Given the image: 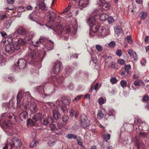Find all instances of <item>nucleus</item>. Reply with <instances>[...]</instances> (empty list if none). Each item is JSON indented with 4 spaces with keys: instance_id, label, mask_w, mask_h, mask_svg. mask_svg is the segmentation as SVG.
Segmentation results:
<instances>
[{
    "instance_id": "5fc2aeb1",
    "label": "nucleus",
    "mask_w": 149,
    "mask_h": 149,
    "mask_svg": "<svg viewBox=\"0 0 149 149\" xmlns=\"http://www.w3.org/2000/svg\"><path fill=\"white\" fill-rule=\"evenodd\" d=\"M127 84V82L125 80H122L120 82L121 86L123 88L126 86Z\"/></svg>"
},
{
    "instance_id": "cd10ccee",
    "label": "nucleus",
    "mask_w": 149,
    "mask_h": 149,
    "mask_svg": "<svg viewBox=\"0 0 149 149\" xmlns=\"http://www.w3.org/2000/svg\"><path fill=\"white\" fill-rule=\"evenodd\" d=\"M25 97L28 100L26 103V106H25L24 108L25 109H26L27 108V104L28 105L30 103V101H29V98H30V100L31 98H32V96H31L30 93L29 92H26L25 93Z\"/></svg>"
},
{
    "instance_id": "a211bd4d",
    "label": "nucleus",
    "mask_w": 149,
    "mask_h": 149,
    "mask_svg": "<svg viewBox=\"0 0 149 149\" xmlns=\"http://www.w3.org/2000/svg\"><path fill=\"white\" fill-rule=\"evenodd\" d=\"M22 93L21 92H19L18 95L17 96V108H19L22 106H24L23 104L21 102L22 98Z\"/></svg>"
},
{
    "instance_id": "a18cd8bd",
    "label": "nucleus",
    "mask_w": 149,
    "mask_h": 149,
    "mask_svg": "<svg viewBox=\"0 0 149 149\" xmlns=\"http://www.w3.org/2000/svg\"><path fill=\"white\" fill-rule=\"evenodd\" d=\"M66 136L68 139H77V137L76 135L72 134H67Z\"/></svg>"
},
{
    "instance_id": "ddd939ff",
    "label": "nucleus",
    "mask_w": 149,
    "mask_h": 149,
    "mask_svg": "<svg viewBox=\"0 0 149 149\" xmlns=\"http://www.w3.org/2000/svg\"><path fill=\"white\" fill-rule=\"evenodd\" d=\"M134 141L135 145L137 147L138 149H145V146L143 142L137 136H135Z\"/></svg>"
},
{
    "instance_id": "0eeeda50",
    "label": "nucleus",
    "mask_w": 149,
    "mask_h": 149,
    "mask_svg": "<svg viewBox=\"0 0 149 149\" xmlns=\"http://www.w3.org/2000/svg\"><path fill=\"white\" fill-rule=\"evenodd\" d=\"M27 61L26 59L20 58L15 64L12 68L14 70H17L19 68L22 69L25 67Z\"/></svg>"
},
{
    "instance_id": "4468645a",
    "label": "nucleus",
    "mask_w": 149,
    "mask_h": 149,
    "mask_svg": "<svg viewBox=\"0 0 149 149\" xmlns=\"http://www.w3.org/2000/svg\"><path fill=\"white\" fill-rule=\"evenodd\" d=\"M102 12L101 11L97 10L96 12L93 13V15L94 16H98L100 19L104 21L107 18V16L105 14L102 13Z\"/></svg>"
},
{
    "instance_id": "680f3d73",
    "label": "nucleus",
    "mask_w": 149,
    "mask_h": 149,
    "mask_svg": "<svg viewBox=\"0 0 149 149\" xmlns=\"http://www.w3.org/2000/svg\"><path fill=\"white\" fill-rule=\"evenodd\" d=\"M105 100L104 98L102 97H100L99 99L98 102L100 104H102L104 103Z\"/></svg>"
},
{
    "instance_id": "393cba45",
    "label": "nucleus",
    "mask_w": 149,
    "mask_h": 149,
    "mask_svg": "<svg viewBox=\"0 0 149 149\" xmlns=\"http://www.w3.org/2000/svg\"><path fill=\"white\" fill-rule=\"evenodd\" d=\"M88 3V0H79L78 2V5L80 7H82L81 8V9L83 8L86 6Z\"/></svg>"
},
{
    "instance_id": "bf43d9fd",
    "label": "nucleus",
    "mask_w": 149,
    "mask_h": 149,
    "mask_svg": "<svg viewBox=\"0 0 149 149\" xmlns=\"http://www.w3.org/2000/svg\"><path fill=\"white\" fill-rule=\"evenodd\" d=\"M108 21L109 24H111L114 22L113 17H112L110 16L108 17Z\"/></svg>"
},
{
    "instance_id": "c85d7f7f",
    "label": "nucleus",
    "mask_w": 149,
    "mask_h": 149,
    "mask_svg": "<svg viewBox=\"0 0 149 149\" xmlns=\"http://www.w3.org/2000/svg\"><path fill=\"white\" fill-rule=\"evenodd\" d=\"M25 97L28 100L26 103V106H25L24 108L25 109H26L27 108V104L28 105L30 103V101H29V98H30V100L31 98H32V96H31L30 93L29 92H26L25 93Z\"/></svg>"
},
{
    "instance_id": "1a4fd4ad",
    "label": "nucleus",
    "mask_w": 149,
    "mask_h": 149,
    "mask_svg": "<svg viewBox=\"0 0 149 149\" xmlns=\"http://www.w3.org/2000/svg\"><path fill=\"white\" fill-rule=\"evenodd\" d=\"M53 120L52 118L49 116L45 118L43 117L40 121V125L45 128L49 125L50 124L53 123Z\"/></svg>"
},
{
    "instance_id": "aec40b11",
    "label": "nucleus",
    "mask_w": 149,
    "mask_h": 149,
    "mask_svg": "<svg viewBox=\"0 0 149 149\" xmlns=\"http://www.w3.org/2000/svg\"><path fill=\"white\" fill-rule=\"evenodd\" d=\"M18 116L22 121H24L27 119L28 113L26 111H24L19 114Z\"/></svg>"
},
{
    "instance_id": "6e6d98bb",
    "label": "nucleus",
    "mask_w": 149,
    "mask_h": 149,
    "mask_svg": "<svg viewBox=\"0 0 149 149\" xmlns=\"http://www.w3.org/2000/svg\"><path fill=\"white\" fill-rule=\"evenodd\" d=\"M47 104L52 109H54L55 107H56L55 105L52 102H48L47 103Z\"/></svg>"
},
{
    "instance_id": "4c0bfd02",
    "label": "nucleus",
    "mask_w": 149,
    "mask_h": 149,
    "mask_svg": "<svg viewBox=\"0 0 149 149\" xmlns=\"http://www.w3.org/2000/svg\"><path fill=\"white\" fill-rule=\"evenodd\" d=\"M131 67L130 65H125L124 66L123 69L126 72L127 74H129V75H130L131 74V72L129 70L131 69Z\"/></svg>"
},
{
    "instance_id": "c03bdc74",
    "label": "nucleus",
    "mask_w": 149,
    "mask_h": 149,
    "mask_svg": "<svg viewBox=\"0 0 149 149\" xmlns=\"http://www.w3.org/2000/svg\"><path fill=\"white\" fill-rule=\"evenodd\" d=\"M83 96V95H77L74 99L73 100L74 103L78 102L80 100L82 97Z\"/></svg>"
},
{
    "instance_id": "2f4dec72",
    "label": "nucleus",
    "mask_w": 149,
    "mask_h": 149,
    "mask_svg": "<svg viewBox=\"0 0 149 149\" xmlns=\"http://www.w3.org/2000/svg\"><path fill=\"white\" fill-rule=\"evenodd\" d=\"M61 100L62 103L68 105L70 102V100L68 97H62Z\"/></svg>"
},
{
    "instance_id": "13d9d810",
    "label": "nucleus",
    "mask_w": 149,
    "mask_h": 149,
    "mask_svg": "<svg viewBox=\"0 0 149 149\" xmlns=\"http://www.w3.org/2000/svg\"><path fill=\"white\" fill-rule=\"evenodd\" d=\"M4 59L2 55H1V53L0 52V65H2L4 63Z\"/></svg>"
},
{
    "instance_id": "6ab92c4d",
    "label": "nucleus",
    "mask_w": 149,
    "mask_h": 149,
    "mask_svg": "<svg viewBox=\"0 0 149 149\" xmlns=\"http://www.w3.org/2000/svg\"><path fill=\"white\" fill-rule=\"evenodd\" d=\"M44 116V115L42 113L39 112L34 114L33 119L35 122L39 120L40 121L42 118H43Z\"/></svg>"
},
{
    "instance_id": "4d7b16f0",
    "label": "nucleus",
    "mask_w": 149,
    "mask_h": 149,
    "mask_svg": "<svg viewBox=\"0 0 149 149\" xmlns=\"http://www.w3.org/2000/svg\"><path fill=\"white\" fill-rule=\"evenodd\" d=\"M72 69L69 67H67L65 69V72L67 74H68L72 72Z\"/></svg>"
},
{
    "instance_id": "4be33fe9",
    "label": "nucleus",
    "mask_w": 149,
    "mask_h": 149,
    "mask_svg": "<svg viewBox=\"0 0 149 149\" xmlns=\"http://www.w3.org/2000/svg\"><path fill=\"white\" fill-rule=\"evenodd\" d=\"M35 35V34L33 32H30L29 33V36H26L25 37V40H28L29 41L30 45H33V43H34L32 42V39L33 38ZM36 43V42H35Z\"/></svg>"
},
{
    "instance_id": "39448f33",
    "label": "nucleus",
    "mask_w": 149,
    "mask_h": 149,
    "mask_svg": "<svg viewBox=\"0 0 149 149\" xmlns=\"http://www.w3.org/2000/svg\"><path fill=\"white\" fill-rule=\"evenodd\" d=\"M36 44L39 46L40 44L42 45L44 47H43L44 53L42 54L43 55V58L46 55V52H47L52 50L53 49L54 43L51 40H47L44 38L40 39L39 40L37 41Z\"/></svg>"
},
{
    "instance_id": "2eb2a0df",
    "label": "nucleus",
    "mask_w": 149,
    "mask_h": 149,
    "mask_svg": "<svg viewBox=\"0 0 149 149\" xmlns=\"http://www.w3.org/2000/svg\"><path fill=\"white\" fill-rule=\"evenodd\" d=\"M97 3L104 10H108L111 7L110 5L108 3L103 2L102 0H97Z\"/></svg>"
},
{
    "instance_id": "7ed1b4c3",
    "label": "nucleus",
    "mask_w": 149,
    "mask_h": 149,
    "mask_svg": "<svg viewBox=\"0 0 149 149\" xmlns=\"http://www.w3.org/2000/svg\"><path fill=\"white\" fill-rule=\"evenodd\" d=\"M14 116L13 113L6 112L2 114L0 119V125L4 129H11L12 128V124L10 122V120Z\"/></svg>"
},
{
    "instance_id": "72a5a7b5",
    "label": "nucleus",
    "mask_w": 149,
    "mask_h": 149,
    "mask_svg": "<svg viewBox=\"0 0 149 149\" xmlns=\"http://www.w3.org/2000/svg\"><path fill=\"white\" fill-rule=\"evenodd\" d=\"M49 126V127L51 129L50 130L52 131L55 132L56 134L58 135L61 134V133L60 132H56V131H58V129L54 125L52 124V123L50 124Z\"/></svg>"
},
{
    "instance_id": "c756f323",
    "label": "nucleus",
    "mask_w": 149,
    "mask_h": 149,
    "mask_svg": "<svg viewBox=\"0 0 149 149\" xmlns=\"http://www.w3.org/2000/svg\"><path fill=\"white\" fill-rule=\"evenodd\" d=\"M105 111L104 109L101 110H99L98 111V112L97 114V118L99 120H101L103 118L104 114V112Z\"/></svg>"
},
{
    "instance_id": "e433bc0d",
    "label": "nucleus",
    "mask_w": 149,
    "mask_h": 149,
    "mask_svg": "<svg viewBox=\"0 0 149 149\" xmlns=\"http://www.w3.org/2000/svg\"><path fill=\"white\" fill-rule=\"evenodd\" d=\"M110 137V135L109 134H104L102 136L103 139L104 140L103 141V145H104V143H108L107 141L109 140Z\"/></svg>"
},
{
    "instance_id": "49530a36",
    "label": "nucleus",
    "mask_w": 149,
    "mask_h": 149,
    "mask_svg": "<svg viewBox=\"0 0 149 149\" xmlns=\"http://www.w3.org/2000/svg\"><path fill=\"white\" fill-rule=\"evenodd\" d=\"M77 144L78 145L83 146V142L82 141L81 137L79 136L77 137Z\"/></svg>"
},
{
    "instance_id": "3c124183",
    "label": "nucleus",
    "mask_w": 149,
    "mask_h": 149,
    "mask_svg": "<svg viewBox=\"0 0 149 149\" xmlns=\"http://www.w3.org/2000/svg\"><path fill=\"white\" fill-rule=\"evenodd\" d=\"M141 83H143L142 81L141 80L139 79L134 81V84L135 86H139Z\"/></svg>"
},
{
    "instance_id": "5701e85b",
    "label": "nucleus",
    "mask_w": 149,
    "mask_h": 149,
    "mask_svg": "<svg viewBox=\"0 0 149 149\" xmlns=\"http://www.w3.org/2000/svg\"><path fill=\"white\" fill-rule=\"evenodd\" d=\"M95 17L94 16H91L87 19L86 22L90 27H91L93 24L96 23H95Z\"/></svg>"
},
{
    "instance_id": "052dcab7",
    "label": "nucleus",
    "mask_w": 149,
    "mask_h": 149,
    "mask_svg": "<svg viewBox=\"0 0 149 149\" xmlns=\"http://www.w3.org/2000/svg\"><path fill=\"white\" fill-rule=\"evenodd\" d=\"M107 115H109V117L112 116L114 118V116L115 115V111L113 110H110L109 113Z\"/></svg>"
},
{
    "instance_id": "864d4df0",
    "label": "nucleus",
    "mask_w": 149,
    "mask_h": 149,
    "mask_svg": "<svg viewBox=\"0 0 149 149\" xmlns=\"http://www.w3.org/2000/svg\"><path fill=\"white\" fill-rule=\"evenodd\" d=\"M36 141H35L33 140L31 142L30 144V148H33L36 146Z\"/></svg>"
},
{
    "instance_id": "a19ab883",
    "label": "nucleus",
    "mask_w": 149,
    "mask_h": 149,
    "mask_svg": "<svg viewBox=\"0 0 149 149\" xmlns=\"http://www.w3.org/2000/svg\"><path fill=\"white\" fill-rule=\"evenodd\" d=\"M147 14L146 12H142L139 15V17H141V20H144L147 17Z\"/></svg>"
},
{
    "instance_id": "58836bf2",
    "label": "nucleus",
    "mask_w": 149,
    "mask_h": 149,
    "mask_svg": "<svg viewBox=\"0 0 149 149\" xmlns=\"http://www.w3.org/2000/svg\"><path fill=\"white\" fill-rule=\"evenodd\" d=\"M149 101V96L147 94H145L143 97L142 101L143 102H148Z\"/></svg>"
},
{
    "instance_id": "8fccbe9b",
    "label": "nucleus",
    "mask_w": 149,
    "mask_h": 149,
    "mask_svg": "<svg viewBox=\"0 0 149 149\" xmlns=\"http://www.w3.org/2000/svg\"><path fill=\"white\" fill-rule=\"evenodd\" d=\"M35 122L34 121L32 120L31 119H28L27 120V125H29L31 126L35 124Z\"/></svg>"
},
{
    "instance_id": "37998d69",
    "label": "nucleus",
    "mask_w": 149,
    "mask_h": 149,
    "mask_svg": "<svg viewBox=\"0 0 149 149\" xmlns=\"http://www.w3.org/2000/svg\"><path fill=\"white\" fill-rule=\"evenodd\" d=\"M14 46L13 47L14 49V51L15 50H17L20 48V45L17 42H16L14 44H13Z\"/></svg>"
},
{
    "instance_id": "dca6fc26",
    "label": "nucleus",
    "mask_w": 149,
    "mask_h": 149,
    "mask_svg": "<svg viewBox=\"0 0 149 149\" xmlns=\"http://www.w3.org/2000/svg\"><path fill=\"white\" fill-rule=\"evenodd\" d=\"M30 106L29 107L31 113H36L38 110L37 104L34 102H30Z\"/></svg>"
},
{
    "instance_id": "f257e3e1",
    "label": "nucleus",
    "mask_w": 149,
    "mask_h": 149,
    "mask_svg": "<svg viewBox=\"0 0 149 149\" xmlns=\"http://www.w3.org/2000/svg\"><path fill=\"white\" fill-rule=\"evenodd\" d=\"M38 46L39 45H37L35 42L33 43V45H29L28 53L25 55V58L30 64H34L35 63L40 62L43 59V55L38 52L36 53L35 51L36 47Z\"/></svg>"
},
{
    "instance_id": "f3484780",
    "label": "nucleus",
    "mask_w": 149,
    "mask_h": 149,
    "mask_svg": "<svg viewBox=\"0 0 149 149\" xmlns=\"http://www.w3.org/2000/svg\"><path fill=\"white\" fill-rule=\"evenodd\" d=\"M13 44L8 43L5 46V50L6 52L9 54H11L14 52V49Z\"/></svg>"
},
{
    "instance_id": "79ce46f5",
    "label": "nucleus",
    "mask_w": 149,
    "mask_h": 149,
    "mask_svg": "<svg viewBox=\"0 0 149 149\" xmlns=\"http://www.w3.org/2000/svg\"><path fill=\"white\" fill-rule=\"evenodd\" d=\"M58 131L59 132H61L63 130L65 129V126L64 124L59 123L58 124Z\"/></svg>"
},
{
    "instance_id": "9b49d317",
    "label": "nucleus",
    "mask_w": 149,
    "mask_h": 149,
    "mask_svg": "<svg viewBox=\"0 0 149 149\" xmlns=\"http://www.w3.org/2000/svg\"><path fill=\"white\" fill-rule=\"evenodd\" d=\"M63 69V66L60 62L58 61L54 63L53 71L55 74H58Z\"/></svg>"
},
{
    "instance_id": "338daca9",
    "label": "nucleus",
    "mask_w": 149,
    "mask_h": 149,
    "mask_svg": "<svg viewBox=\"0 0 149 149\" xmlns=\"http://www.w3.org/2000/svg\"><path fill=\"white\" fill-rule=\"evenodd\" d=\"M118 63L121 65H124L125 63V61L123 59H119L118 60Z\"/></svg>"
},
{
    "instance_id": "69168bd1",
    "label": "nucleus",
    "mask_w": 149,
    "mask_h": 149,
    "mask_svg": "<svg viewBox=\"0 0 149 149\" xmlns=\"http://www.w3.org/2000/svg\"><path fill=\"white\" fill-rule=\"evenodd\" d=\"M127 40L128 41V42L130 44H132V40L131 38V37L130 36H127L126 37Z\"/></svg>"
},
{
    "instance_id": "f03ea898",
    "label": "nucleus",
    "mask_w": 149,
    "mask_h": 149,
    "mask_svg": "<svg viewBox=\"0 0 149 149\" xmlns=\"http://www.w3.org/2000/svg\"><path fill=\"white\" fill-rule=\"evenodd\" d=\"M48 17L49 18V21L46 24L47 26L48 27L54 26V28L52 29L56 33L61 36V34L63 31L62 26L56 21V20L58 19L59 16H57L54 12L49 11Z\"/></svg>"
},
{
    "instance_id": "09e8293b",
    "label": "nucleus",
    "mask_w": 149,
    "mask_h": 149,
    "mask_svg": "<svg viewBox=\"0 0 149 149\" xmlns=\"http://www.w3.org/2000/svg\"><path fill=\"white\" fill-rule=\"evenodd\" d=\"M61 109L63 113H65L67 112V108L66 106L65 105H63L61 106Z\"/></svg>"
},
{
    "instance_id": "b1692460",
    "label": "nucleus",
    "mask_w": 149,
    "mask_h": 149,
    "mask_svg": "<svg viewBox=\"0 0 149 149\" xmlns=\"http://www.w3.org/2000/svg\"><path fill=\"white\" fill-rule=\"evenodd\" d=\"M138 127L140 130L146 131L148 129L149 127L147 124L142 123L140 125H138Z\"/></svg>"
},
{
    "instance_id": "7c9ffc66",
    "label": "nucleus",
    "mask_w": 149,
    "mask_h": 149,
    "mask_svg": "<svg viewBox=\"0 0 149 149\" xmlns=\"http://www.w3.org/2000/svg\"><path fill=\"white\" fill-rule=\"evenodd\" d=\"M115 32L118 36L123 33V31L121 26H118L115 28Z\"/></svg>"
},
{
    "instance_id": "774afa93",
    "label": "nucleus",
    "mask_w": 149,
    "mask_h": 149,
    "mask_svg": "<svg viewBox=\"0 0 149 149\" xmlns=\"http://www.w3.org/2000/svg\"><path fill=\"white\" fill-rule=\"evenodd\" d=\"M133 57L135 61H137L138 60V57L137 55L136 54V53L135 52H134L133 53V54L132 56V57Z\"/></svg>"
},
{
    "instance_id": "f8f14e48",
    "label": "nucleus",
    "mask_w": 149,
    "mask_h": 149,
    "mask_svg": "<svg viewBox=\"0 0 149 149\" xmlns=\"http://www.w3.org/2000/svg\"><path fill=\"white\" fill-rule=\"evenodd\" d=\"M81 125L83 127L88 126L90 124L86 116L84 114L82 115L81 117Z\"/></svg>"
},
{
    "instance_id": "f704fd0d",
    "label": "nucleus",
    "mask_w": 149,
    "mask_h": 149,
    "mask_svg": "<svg viewBox=\"0 0 149 149\" xmlns=\"http://www.w3.org/2000/svg\"><path fill=\"white\" fill-rule=\"evenodd\" d=\"M39 7L40 9L44 10H47L48 9V7L46 6L45 3L43 2L39 3Z\"/></svg>"
},
{
    "instance_id": "e2e57ef3",
    "label": "nucleus",
    "mask_w": 149,
    "mask_h": 149,
    "mask_svg": "<svg viewBox=\"0 0 149 149\" xmlns=\"http://www.w3.org/2000/svg\"><path fill=\"white\" fill-rule=\"evenodd\" d=\"M116 42L114 41L111 42L109 44V46L110 48H112L115 45Z\"/></svg>"
},
{
    "instance_id": "c9c22d12",
    "label": "nucleus",
    "mask_w": 149,
    "mask_h": 149,
    "mask_svg": "<svg viewBox=\"0 0 149 149\" xmlns=\"http://www.w3.org/2000/svg\"><path fill=\"white\" fill-rule=\"evenodd\" d=\"M17 32L18 34L21 35H25L26 34V30L22 27L19 28L17 30Z\"/></svg>"
},
{
    "instance_id": "423d86ee",
    "label": "nucleus",
    "mask_w": 149,
    "mask_h": 149,
    "mask_svg": "<svg viewBox=\"0 0 149 149\" xmlns=\"http://www.w3.org/2000/svg\"><path fill=\"white\" fill-rule=\"evenodd\" d=\"M22 143L20 140L16 138H9L7 143L4 147L3 149H16L20 148Z\"/></svg>"
},
{
    "instance_id": "ea45409f",
    "label": "nucleus",
    "mask_w": 149,
    "mask_h": 149,
    "mask_svg": "<svg viewBox=\"0 0 149 149\" xmlns=\"http://www.w3.org/2000/svg\"><path fill=\"white\" fill-rule=\"evenodd\" d=\"M30 19L32 21H35L37 18L36 16V13L33 12L29 16Z\"/></svg>"
},
{
    "instance_id": "a878e982",
    "label": "nucleus",
    "mask_w": 149,
    "mask_h": 149,
    "mask_svg": "<svg viewBox=\"0 0 149 149\" xmlns=\"http://www.w3.org/2000/svg\"><path fill=\"white\" fill-rule=\"evenodd\" d=\"M36 91L38 93V95L40 96H42L43 93H44L43 87L42 86L40 85L37 87Z\"/></svg>"
},
{
    "instance_id": "bb28decb",
    "label": "nucleus",
    "mask_w": 149,
    "mask_h": 149,
    "mask_svg": "<svg viewBox=\"0 0 149 149\" xmlns=\"http://www.w3.org/2000/svg\"><path fill=\"white\" fill-rule=\"evenodd\" d=\"M25 97L28 100L26 103V106H25L24 108L25 109H26L27 108V104L28 105L30 103V101H29V98H30V100L31 98H32V96H31L30 93L29 92H26L25 93Z\"/></svg>"
},
{
    "instance_id": "9d476101",
    "label": "nucleus",
    "mask_w": 149,
    "mask_h": 149,
    "mask_svg": "<svg viewBox=\"0 0 149 149\" xmlns=\"http://www.w3.org/2000/svg\"><path fill=\"white\" fill-rule=\"evenodd\" d=\"M15 97H13L9 102V103H3V106L5 107V109L6 110L9 109L10 107L14 108L17 107V104L15 103Z\"/></svg>"
},
{
    "instance_id": "412c9836",
    "label": "nucleus",
    "mask_w": 149,
    "mask_h": 149,
    "mask_svg": "<svg viewBox=\"0 0 149 149\" xmlns=\"http://www.w3.org/2000/svg\"><path fill=\"white\" fill-rule=\"evenodd\" d=\"M53 116V117L56 120H58L61 117V115L57 107L52 109Z\"/></svg>"
},
{
    "instance_id": "473e14b6",
    "label": "nucleus",
    "mask_w": 149,
    "mask_h": 149,
    "mask_svg": "<svg viewBox=\"0 0 149 149\" xmlns=\"http://www.w3.org/2000/svg\"><path fill=\"white\" fill-rule=\"evenodd\" d=\"M17 42L20 45H25L26 44H30L28 40H25V37L24 39H21L18 40Z\"/></svg>"
},
{
    "instance_id": "603ef678",
    "label": "nucleus",
    "mask_w": 149,
    "mask_h": 149,
    "mask_svg": "<svg viewBox=\"0 0 149 149\" xmlns=\"http://www.w3.org/2000/svg\"><path fill=\"white\" fill-rule=\"evenodd\" d=\"M110 81L112 84H114L117 83V80L115 77H112L110 79Z\"/></svg>"
},
{
    "instance_id": "0e129e2a",
    "label": "nucleus",
    "mask_w": 149,
    "mask_h": 149,
    "mask_svg": "<svg viewBox=\"0 0 149 149\" xmlns=\"http://www.w3.org/2000/svg\"><path fill=\"white\" fill-rule=\"evenodd\" d=\"M96 48L99 52H101L102 50V47L99 45H96Z\"/></svg>"
},
{
    "instance_id": "20e7f679",
    "label": "nucleus",
    "mask_w": 149,
    "mask_h": 149,
    "mask_svg": "<svg viewBox=\"0 0 149 149\" xmlns=\"http://www.w3.org/2000/svg\"><path fill=\"white\" fill-rule=\"evenodd\" d=\"M90 27L91 28L89 33L90 35H93V34H92V32L95 33L98 32L99 35L104 37L110 33L109 29L106 30L104 26H100V24L97 23L93 24Z\"/></svg>"
},
{
    "instance_id": "de8ad7c7",
    "label": "nucleus",
    "mask_w": 149,
    "mask_h": 149,
    "mask_svg": "<svg viewBox=\"0 0 149 149\" xmlns=\"http://www.w3.org/2000/svg\"><path fill=\"white\" fill-rule=\"evenodd\" d=\"M68 119L69 117L68 116L64 115L62 118L63 122L66 124L68 122Z\"/></svg>"
},
{
    "instance_id": "6e6552de",
    "label": "nucleus",
    "mask_w": 149,
    "mask_h": 149,
    "mask_svg": "<svg viewBox=\"0 0 149 149\" xmlns=\"http://www.w3.org/2000/svg\"><path fill=\"white\" fill-rule=\"evenodd\" d=\"M49 81L50 83L54 84L55 86H58L59 85L60 86H62L63 84L64 77H60L58 78H57L56 76H53L49 78Z\"/></svg>"
}]
</instances>
